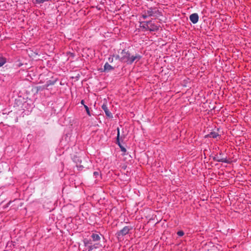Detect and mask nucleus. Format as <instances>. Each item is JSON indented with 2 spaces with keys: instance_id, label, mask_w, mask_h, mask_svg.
<instances>
[{
  "instance_id": "nucleus-1",
  "label": "nucleus",
  "mask_w": 251,
  "mask_h": 251,
  "mask_svg": "<svg viewBox=\"0 0 251 251\" xmlns=\"http://www.w3.org/2000/svg\"><path fill=\"white\" fill-rule=\"evenodd\" d=\"M161 15V13L157 8L150 7L144 11V13L142 14V17L144 19H145L149 17L157 18Z\"/></svg>"
},
{
  "instance_id": "nucleus-2",
  "label": "nucleus",
  "mask_w": 251,
  "mask_h": 251,
  "mask_svg": "<svg viewBox=\"0 0 251 251\" xmlns=\"http://www.w3.org/2000/svg\"><path fill=\"white\" fill-rule=\"evenodd\" d=\"M121 58L120 61L122 62L126 63L128 65L129 60L130 59L131 54L128 50L124 49L122 50L120 53Z\"/></svg>"
},
{
  "instance_id": "nucleus-3",
  "label": "nucleus",
  "mask_w": 251,
  "mask_h": 251,
  "mask_svg": "<svg viewBox=\"0 0 251 251\" xmlns=\"http://www.w3.org/2000/svg\"><path fill=\"white\" fill-rule=\"evenodd\" d=\"M143 27L151 31H156L159 29V26L152 23L151 21L143 22Z\"/></svg>"
},
{
  "instance_id": "nucleus-4",
  "label": "nucleus",
  "mask_w": 251,
  "mask_h": 251,
  "mask_svg": "<svg viewBox=\"0 0 251 251\" xmlns=\"http://www.w3.org/2000/svg\"><path fill=\"white\" fill-rule=\"evenodd\" d=\"M132 229V227L130 226H126L123 229L117 232V236L118 238H121L127 234L129 231Z\"/></svg>"
},
{
  "instance_id": "nucleus-5",
  "label": "nucleus",
  "mask_w": 251,
  "mask_h": 251,
  "mask_svg": "<svg viewBox=\"0 0 251 251\" xmlns=\"http://www.w3.org/2000/svg\"><path fill=\"white\" fill-rule=\"evenodd\" d=\"M224 154L223 152H221L219 153V154L216 155L215 156L213 157V159L214 161L219 162H223V163H229V161L227 159V157H224L223 156Z\"/></svg>"
},
{
  "instance_id": "nucleus-6",
  "label": "nucleus",
  "mask_w": 251,
  "mask_h": 251,
  "mask_svg": "<svg viewBox=\"0 0 251 251\" xmlns=\"http://www.w3.org/2000/svg\"><path fill=\"white\" fill-rule=\"evenodd\" d=\"M141 58L142 56L139 54L131 55L128 65H131L134 62L137 63L141 59Z\"/></svg>"
},
{
  "instance_id": "nucleus-7",
  "label": "nucleus",
  "mask_w": 251,
  "mask_h": 251,
  "mask_svg": "<svg viewBox=\"0 0 251 251\" xmlns=\"http://www.w3.org/2000/svg\"><path fill=\"white\" fill-rule=\"evenodd\" d=\"M101 108L103 109V110L104 111L105 114L107 117H108L110 118H113V115H112V113L109 110L106 104H104V103L101 106Z\"/></svg>"
},
{
  "instance_id": "nucleus-8",
  "label": "nucleus",
  "mask_w": 251,
  "mask_h": 251,
  "mask_svg": "<svg viewBox=\"0 0 251 251\" xmlns=\"http://www.w3.org/2000/svg\"><path fill=\"white\" fill-rule=\"evenodd\" d=\"M199 18V15L197 13H193L189 17L190 20L194 24L198 23Z\"/></svg>"
},
{
  "instance_id": "nucleus-9",
  "label": "nucleus",
  "mask_w": 251,
  "mask_h": 251,
  "mask_svg": "<svg viewBox=\"0 0 251 251\" xmlns=\"http://www.w3.org/2000/svg\"><path fill=\"white\" fill-rule=\"evenodd\" d=\"M114 67L109 64L107 62L105 63L103 67V72H109L114 70Z\"/></svg>"
},
{
  "instance_id": "nucleus-10",
  "label": "nucleus",
  "mask_w": 251,
  "mask_h": 251,
  "mask_svg": "<svg viewBox=\"0 0 251 251\" xmlns=\"http://www.w3.org/2000/svg\"><path fill=\"white\" fill-rule=\"evenodd\" d=\"M207 137L216 138L217 137L220 136V134L216 132H211L207 136Z\"/></svg>"
},
{
  "instance_id": "nucleus-11",
  "label": "nucleus",
  "mask_w": 251,
  "mask_h": 251,
  "mask_svg": "<svg viewBox=\"0 0 251 251\" xmlns=\"http://www.w3.org/2000/svg\"><path fill=\"white\" fill-rule=\"evenodd\" d=\"M91 238H92L93 241H98L100 239L99 234L97 233H93L91 235Z\"/></svg>"
},
{
  "instance_id": "nucleus-12",
  "label": "nucleus",
  "mask_w": 251,
  "mask_h": 251,
  "mask_svg": "<svg viewBox=\"0 0 251 251\" xmlns=\"http://www.w3.org/2000/svg\"><path fill=\"white\" fill-rule=\"evenodd\" d=\"M117 139H116V144L118 145L119 147H120V146H122L120 142V129L119 128H117Z\"/></svg>"
},
{
  "instance_id": "nucleus-13",
  "label": "nucleus",
  "mask_w": 251,
  "mask_h": 251,
  "mask_svg": "<svg viewBox=\"0 0 251 251\" xmlns=\"http://www.w3.org/2000/svg\"><path fill=\"white\" fill-rule=\"evenodd\" d=\"M6 62V59L2 55H0V67Z\"/></svg>"
},
{
  "instance_id": "nucleus-14",
  "label": "nucleus",
  "mask_w": 251,
  "mask_h": 251,
  "mask_svg": "<svg viewBox=\"0 0 251 251\" xmlns=\"http://www.w3.org/2000/svg\"><path fill=\"white\" fill-rule=\"evenodd\" d=\"M84 107L85 108V110H86V111L87 112V114L89 115V116H91V114H90V111L89 110V107H88V106H87L86 105H84Z\"/></svg>"
},
{
  "instance_id": "nucleus-15",
  "label": "nucleus",
  "mask_w": 251,
  "mask_h": 251,
  "mask_svg": "<svg viewBox=\"0 0 251 251\" xmlns=\"http://www.w3.org/2000/svg\"><path fill=\"white\" fill-rule=\"evenodd\" d=\"M177 234L178 235V236H182L184 235V233L183 231L182 230H179L178 231H177Z\"/></svg>"
},
{
  "instance_id": "nucleus-16",
  "label": "nucleus",
  "mask_w": 251,
  "mask_h": 251,
  "mask_svg": "<svg viewBox=\"0 0 251 251\" xmlns=\"http://www.w3.org/2000/svg\"><path fill=\"white\" fill-rule=\"evenodd\" d=\"M120 148L121 149V151L124 152H125L126 151V148L123 146H120Z\"/></svg>"
},
{
  "instance_id": "nucleus-17",
  "label": "nucleus",
  "mask_w": 251,
  "mask_h": 251,
  "mask_svg": "<svg viewBox=\"0 0 251 251\" xmlns=\"http://www.w3.org/2000/svg\"><path fill=\"white\" fill-rule=\"evenodd\" d=\"M93 175L95 177H97V176H98L99 175V173L98 172H94V173H93Z\"/></svg>"
},
{
  "instance_id": "nucleus-18",
  "label": "nucleus",
  "mask_w": 251,
  "mask_h": 251,
  "mask_svg": "<svg viewBox=\"0 0 251 251\" xmlns=\"http://www.w3.org/2000/svg\"><path fill=\"white\" fill-rule=\"evenodd\" d=\"M108 61L110 63H112L113 61V57L110 56L108 58Z\"/></svg>"
},
{
  "instance_id": "nucleus-19",
  "label": "nucleus",
  "mask_w": 251,
  "mask_h": 251,
  "mask_svg": "<svg viewBox=\"0 0 251 251\" xmlns=\"http://www.w3.org/2000/svg\"><path fill=\"white\" fill-rule=\"evenodd\" d=\"M36 3H44L43 0H36Z\"/></svg>"
},
{
  "instance_id": "nucleus-20",
  "label": "nucleus",
  "mask_w": 251,
  "mask_h": 251,
  "mask_svg": "<svg viewBox=\"0 0 251 251\" xmlns=\"http://www.w3.org/2000/svg\"><path fill=\"white\" fill-rule=\"evenodd\" d=\"M76 167L78 168V170H81L83 168V167L82 165H76Z\"/></svg>"
},
{
  "instance_id": "nucleus-21",
  "label": "nucleus",
  "mask_w": 251,
  "mask_h": 251,
  "mask_svg": "<svg viewBox=\"0 0 251 251\" xmlns=\"http://www.w3.org/2000/svg\"><path fill=\"white\" fill-rule=\"evenodd\" d=\"M120 58H121V55H117L116 56H115V58L116 59H119L120 60Z\"/></svg>"
},
{
  "instance_id": "nucleus-22",
  "label": "nucleus",
  "mask_w": 251,
  "mask_h": 251,
  "mask_svg": "<svg viewBox=\"0 0 251 251\" xmlns=\"http://www.w3.org/2000/svg\"><path fill=\"white\" fill-rule=\"evenodd\" d=\"M80 103H81V104H82V105H85V104H84V100H81Z\"/></svg>"
},
{
  "instance_id": "nucleus-23",
  "label": "nucleus",
  "mask_w": 251,
  "mask_h": 251,
  "mask_svg": "<svg viewBox=\"0 0 251 251\" xmlns=\"http://www.w3.org/2000/svg\"><path fill=\"white\" fill-rule=\"evenodd\" d=\"M43 0V2H47V1H50L51 0Z\"/></svg>"
},
{
  "instance_id": "nucleus-24",
  "label": "nucleus",
  "mask_w": 251,
  "mask_h": 251,
  "mask_svg": "<svg viewBox=\"0 0 251 251\" xmlns=\"http://www.w3.org/2000/svg\"><path fill=\"white\" fill-rule=\"evenodd\" d=\"M77 161H79V159H78V158H77Z\"/></svg>"
}]
</instances>
